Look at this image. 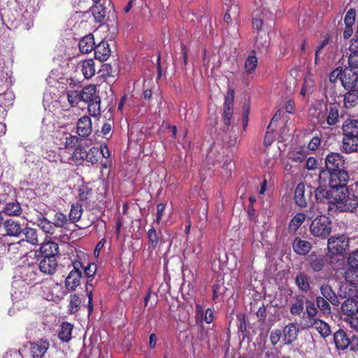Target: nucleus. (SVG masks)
Instances as JSON below:
<instances>
[{
    "label": "nucleus",
    "mask_w": 358,
    "mask_h": 358,
    "mask_svg": "<svg viewBox=\"0 0 358 358\" xmlns=\"http://www.w3.org/2000/svg\"><path fill=\"white\" fill-rule=\"evenodd\" d=\"M332 206L343 212H352L358 206V199L354 193H350L348 189L343 187L339 190L331 191Z\"/></svg>",
    "instance_id": "nucleus-1"
},
{
    "label": "nucleus",
    "mask_w": 358,
    "mask_h": 358,
    "mask_svg": "<svg viewBox=\"0 0 358 358\" xmlns=\"http://www.w3.org/2000/svg\"><path fill=\"white\" fill-rule=\"evenodd\" d=\"M318 180L321 185H328L331 188V191H334V189L339 190L343 187H346V185L349 180V175L345 169L332 171H320Z\"/></svg>",
    "instance_id": "nucleus-2"
},
{
    "label": "nucleus",
    "mask_w": 358,
    "mask_h": 358,
    "mask_svg": "<svg viewBox=\"0 0 358 358\" xmlns=\"http://www.w3.org/2000/svg\"><path fill=\"white\" fill-rule=\"evenodd\" d=\"M82 101L87 103V110L90 115L96 117L101 113V98L97 94L96 87L90 85L82 89Z\"/></svg>",
    "instance_id": "nucleus-3"
},
{
    "label": "nucleus",
    "mask_w": 358,
    "mask_h": 358,
    "mask_svg": "<svg viewBox=\"0 0 358 358\" xmlns=\"http://www.w3.org/2000/svg\"><path fill=\"white\" fill-rule=\"evenodd\" d=\"M327 248L331 257L343 255L349 249V238L344 234L331 236L328 239Z\"/></svg>",
    "instance_id": "nucleus-4"
},
{
    "label": "nucleus",
    "mask_w": 358,
    "mask_h": 358,
    "mask_svg": "<svg viewBox=\"0 0 358 358\" xmlns=\"http://www.w3.org/2000/svg\"><path fill=\"white\" fill-rule=\"evenodd\" d=\"M331 222L324 215L317 216L314 219L310 226L312 235L316 237L326 238L331 231Z\"/></svg>",
    "instance_id": "nucleus-5"
},
{
    "label": "nucleus",
    "mask_w": 358,
    "mask_h": 358,
    "mask_svg": "<svg viewBox=\"0 0 358 358\" xmlns=\"http://www.w3.org/2000/svg\"><path fill=\"white\" fill-rule=\"evenodd\" d=\"M73 268L70 271L65 280L66 288L70 291H74L80 283V278L82 277L81 268L83 264L79 261H74L73 262Z\"/></svg>",
    "instance_id": "nucleus-6"
},
{
    "label": "nucleus",
    "mask_w": 358,
    "mask_h": 358,
    "mask_svg": "<svg viewBox=\"0 0 358 358\" xmlns=\"http://www.w3.org/2000/svg\"><path fill=\"white\" fill-rule=\"evenodd\" d=\"M27 225L24 220L10 218L3 222V228L7 236L20 237L24 233Z\"/></svg>",
    "instance_id": "nucleus-7"
},
{
    "label": "nucleus",
    "mask_w": 358,
    "mask_h": 358,
    "mask_svg": "<svg viewBox=\"0 0 358 358\" xmlns=\"http://www.w3.org/2000/svg\"><path fill=\"white\" fill-rule=\"evenodd\" d=\"M345 160L343 157L336 152H331L327 155L325 158V169H322L320 171H332L344 170Z\"/></svg>",
    "instance_id": "nucleus-8"
},
{
    "label": "nucleus",
    "mask_w": 358,
    "mask_h": 358,
    "mask_svg": "<svg viewBox=\"0 0 358 358\" xmlns=\"http://www.w3.org/2000/svg\"><path fill=\"white\" fill-rule=\"evenodd\" d=\"M327 111V105L321 101H318L310 107L308 114L310 117L317 119V124H320L322 127H325Z\"/></svg>",
    "instance_id": "nucleus-9"
},
{
    "label": "nucleus",
    "mask_w": 358,
    "mask_h": 358,
    "mask_svg": "<svg viewBox=\"0 0 358 358\" xmlns=\"http://www.w3.org/2000/svg\"><path fill=\"white\" fill-rule=\"evenodd\" d=\"M341 84L345 90L356 89L358 74L351 69H345L341 76Z\"/></svg>",
    "instance_id": "nucleus-10"
},
{
    "label": "nucleus",
    "mask_w": 358,
    "mask_h": 358,
    "mask_svg": "<svg viewBox=\"0 0 358 358\" xmlns=\"http://www.w3.org/2000/svg\"><path fill=\"white\" fill-rule=\"evenodd\" d=\"M313 194L312 189L306 193L305 185L303 182L297 185L294 192V199L296 204L300 207H306L308 201L310 199Z\"/></svg>",
    "instance_id": "nucleus-11"
},
{
    "label": "nucleus",
    "mask_w": 358,
    "mask_h": 358,
    "mask_svg": "<svg viewBox=\"0 0 358 358\" xmlns=\"http://www.w3.org/2000/svg\"><path fill=\"white\" fill-rule=\"evenodd\" d=\"M234 90H228L227 95L225 96L223 112V122L224 124L227 126L230 124V120L234 113Z\"/></svg>",
    "instance_id": "nucleus-12"
},
{
    "label": "nucleus",
    "mask_w": 358,
    "mask_h": 358,
    "mask_svg": "<svg viewBox=\"0 0 358 358\" xmlns=\"http://www.w3.org/2000/svg\"><path fill=\"white\" fill-rule=\"evenodd\" d=\"M315 199L318 204L326 205L328 211L333 209L331 190L328 191L321 186L314 190Z\"/></svg>",
    "instance_id": "nucleus-13"
},
{
    "label": "nucleus",
    "mask_w": 358,
    "mask_h": 358,
    "mask_svg": "<svg viewBox=\"0 0 358 358\" xmlns=\"http://www.w3.org/2000/svg\"><path fill=\"white\" fill-rule=\"evenodd\" d=\"M49 342L40 339L30 343V355L33 358H42L49 348Z\"/></svg>",
    "instance_id": "nucleus-14"
},
{
    "label": "nucleus",
    "mask_w": 358,
    "mask_h": 358,
    "mask_svg": "<svg viewBox=\"0 0 358 358\" xmlns=\"http://www.w3.org/2000/svg\"><path fill=\"white\" fill-rule=\"evenodd\" d=\"M299 329L294 323H289L285 326L282 331V342L285 345H290L297 338Z\"/></svg>",
    "instance_id": "nucleus-15"
},
{
    "label": "nucleus",
    "mask_w": 358,
    "mask_h": 358,
    "mask_svg": "<svg viewBox=\"0 0 358 358\" xmlns=\"http://www.w3.org/2000/svg\"><path fill=\"white\" fill-rule=\"evenodd\" d=\"M57 257H42L39 262L40 271L47 275L53 274L57 268Z\"/></svg>",
    "instance_id": "nucleus-16"
},
{
    "label": "nucleus",
    "mask_w": 358,
    "mask_h": 358,
    "mask_svg": "<svg viewBox=\"0 0 358 358\" xmlns=\"http://www.w3.org/2000/svg\"><path fill=\"white\" fill-rule=\"evenodd\" d=\"M92 131V121L88 116L80 117L77 122V133L81 136L86 138L90 135Z\"/></svg>",
    "instance_id": "nucleus-17"
},
{
    "label": "nucleus",
    "mask_w": 358,
    "mask_h": 358,
    "mask_svg": "<svg viewBox=\"0 0 358 358\" xmlns=\"http://www.w3.org/2000/svg\"><path fill=\"white\" fill-rule=\"evenodd\" d=\"M34 212L36 213V220L37 222L38 226L45 233L52 234L56 228L53 224V222H52L46 219L43 213L38 212L36 209L34 210Z\"/></svg>",
    "instance_id": "nucleus-18"
},
{
    "label": "nucleus",
    "mask_w": 358,
    "mask_h": 358,
    "mask_svg": "<svg viewBox=\"0 0 358 358\" xmlns=\"http://www.w3.org/2000/svg\"><path fill=\"white\" fill-rule=\"evenodd\" d=\"M292 248L294 252L299 255H306L312 248V244L299 237H296L292 243Z\"/></svg>",
    "instance_id": "nucleus-19"
},
{
    "label": "nucleus",
    "mask_w": 358,
    "mask_h": 358,
    "mask_svg": "<svg viewBox=\"0 0 358 358\" xmlns=\"http://www.w3.org/2000/svg\"><path fill=\"white\" fill-rule=\"evenodd\" d=\"M39 252L41 257H57L59 253V245L52 241L43 243L41 245Z\"/></svg>",
    "instance_id": "nucleus-20"
},
{
    "label": "nucleus",
    "mask_w": 358,
    "mask_h": 358,
    "mask_svg": "<svg viewBox=\"0 0 358 358\" xmlns=\"http://www.w3.org/2000/svg\"><path fill=\"white\" fill-rule=\"evenodd\" d=\"M2 211L8 216L19 217L22 213V208L16 200L6 202L2 208Z\"/></svg>",
    "instance_id": "nucleus-21"
},
{
    "label": "nucleus",
    "mask_w": 358,
    "mask_h": 358,
    "mask_svg": "<svg viewBox=\"0 0 358 358\" xmlns=\"http://www.w3.org/2000/svg\"><path fill=\"white\" fill-rule=\"evenodd\" d=\"M94 57L99 61H106L110 57V49L107 41H101L94 46Z\"/></svg>",
    "instance_id": "nucleus-22"
},
{
    "label": "nucleus",
    "mask_w": 358,
    "mask_h": 358,
    "mask_svg": "<svg viewBox=\"0 0 358 358\" xmlns=\"http://www.w3.org/2000/svg\"><path fill=\"white\" fill-rule=\"evenodd\" d=\"M357 292V287L355 285L348 282H342L338 291V297L342 299H352Z\"/></svg>",
    "instance_id": "nucleus-23"
},
{
    "label": "nucleus",
    "mask_w": 358,
    "mask_h": 358,
    "mask_svg": "<svg viewBox=\"0 0 358 358\" xmlns=\"http://www.w3.org/2000/svg\"><path fill=\"white\" fill-rule=\"evenodd\" d=\"M343 133L345 136L358 137V121L347 119L343 124Z\"/></svg>",
    "instance_id": "nucleus-24"
},
{
    "label": "nucleus",
    "mask_w": 358,
    "mask_h": 358,
    "mask_svg": "<svg viewBox=\"0 0 358 358\" xmlns=\"http://www.w3.org/2000/svg\"><path fill=\"white\" fill-rule=\"evenodd\" d=\"M335 345L338 349L345 350L350 345H352L347 334L342 329L338 330L334 335Z\"/></svg>",
    "instance_id": "nucleus-25"
},
{
    "label": "nucleus",
    "mask_w": 358,
    "mask_h": 358,
    "mask_svg": "<svg viewBox=\"0 0 358 358\" xmlns=\"http://www.w3.org/2000/svg\"><path fill=\"white\" fill-rule=\"evenodd\" d=\"M320 292L322 297L328 300L333 306H338L340 301L338 300V294H336L333 289L327 284L322 285L320 287Z\"/></svg>",
    "instance_id": "nucleus-26"
},
{
    "label": "nucleus",
    "mask_w": 358,
    "mask_h": 358,
    "mask_svg": "<svg viewBox=\"0 0 358 358\" xmlns=\"http://www.w3.org/2000/svg\"><path fill=\"white\" fill-rule=\"evenodd\" d=\"M307 261L311 269L315 272H319L324 268V258L322 255H317L315 253H311L308 257Z\"/></svg>",
    "instance_id": "nucleus-27"
},
{
    "label": "nucleus",
    "mask_w": 358,
    "mask_h": 358,
    "mask_svg": "<svg viewBox=\"0 0 358 358\" xmlns=\"http://www.w3.org/2000/svg\"><path fill=\"white\" fill-rule=\"evenodd\" d=\"M339 109L340 106L338 104H331L327 111V116H326L325 124L329 126L335 125L339 119Z\"/></svg>",
    "instance_id": "nucleus-28"
},
{
    "label": "nucleus",
    "mask_w": 358,
    "mask_h": 358,
    "mask_svg": "<svg viewBox=\"0 0 358 358\" xmlns=\"http://www.w3.org/2000/svg\"><path fill=\"white\" fill-rule=\"evenodd\" d=\"M341 309L344 314L352 317L358 313V301L354 299H348L342 304Z\"/></svg>",
    "instance_id": "nucleus-29"
},
{
    "label": "nucleus",
    "mask_w": 358,
    "mask_h": 358,
    "mask_svg": "<svg viewBox=\"0 0 358 358\" xmlns=\"http://www.w3.org/2000/svg\"><path fill=\"white\" fill-rule=\"evenodd\" d=\"M89 157V155H87V152L86 151V150L80 146V145H78L73 154H72V156H71V158H70L69 160V163L70 164H81L83 163V162L85 160V157Z\"/></svg>",
    "instance_id": "nucleus-30"
},
{
    "label": "nucleus",
    "mask_w": 358,
    "mask_h": 358,
    "mask_svg": "<svg viewBox=\"0 0 358 358\" xmlns=\"http://www.w3.org/2000/svg\"><path fill=\"white\" fill-rule=\"evenodd\" d=\"M94 39L92 34L85 36L79 42V49L83 53L91 52L94 50Z\"/></svg>",
    "instance_id": "nucleus-31"
},
{
    "label": "nucleus",
    "mask_w": 358,
    "mask_h": 358,
    "mask_svg": "<svg viewBox=\"0 0 358 358\" xmlns=\"http://www.w3.org/2000/svg\"><path fill=\"white\" fill-rule=\"evenodd\" d=\"M343 150L346 153L358 150V137L345 136L343 140Z\"/></svg>",
    "instance_id": "nucleus-32"
},
{
    "label": "nucleus",
    "mask_w": 358,
    "mask_h": 358,
    "mask_svg": "<svg viewBox=\"0 0 358 358\" xmlns=\"http://www.w3.org/2000/svg\"><path fill=\"white\" fill-rule=\"evenodd\" d=\"M344 106L346 108L355 107L358 103V90H349L344 95Z\"/></svg>",
    "instance_id": "nucleus-33"
},
{
    "label": "nucleus",
    "mask_w": 358,
    "mask_h": 358,
    "mask_svg": "<svg viewBox=\"0 0 358 358\" xmlns=\"http://www.w3.org/2000/svg\"><path fill=\"white\" fill-rule=\"evenodd\" d=\"M91 11L96 22L101 24L105 22L106 10V8L102 4L96 3V4L91 8Z\"/></svg>",
    "instance_id": "nucleus-34"
},
{
    "label": "nucleus",
    "mask_w": 358,
    "mask_h": 358,
    "mask_svg": "<svg viewBox=\"0 0 358 358\" xmlns=\"http://www.w3.org/2000/svg\"><path fill=\"white\" fill-rule=\"evenodd\" d=\"M80 69L84 77L87 79L92 78L95 74L94 62L92 59L82 62Z\"/></svg>",
    "instance_id": "nucleus-35"
},
{
    "label": "nucleus",
    "mask_w": 358,
    "mask_h": 358,
    "mask_svg": "<svg viewBox=\"0 0 358 358\" xmlns=\"http://www.w3.org/2000/svg\"><path fill=\"white\" fill-rule=\"evenodd\" d=\"M347 55L349 68L351 69H358V47L351 45Z\"/></svg>",
    "instance_id": "nucleus-36"
},
{
    "label": "nucleus",
    "mask_w": 358,
    "mask_h": 358,
    "mask_svg": "<svg viewBox=\"0 0 358 358\" xmlns=\"http://www.w3.org/2000/svg\"><path fill=\"white\" fill-rule=\"evenodd\" d=\"M305 297L302 295L297 296L290 307V313L293 315H299L303 310Z\"/></svg>",
    "instance_id": "nucleus-37"
},
{
    "label": "nucleus",
    "mask_w": 358,
    "mask_h": 358,
    "mask_svg": "<svg viewBox=\"0 0 358 358\" xmlns=\"http://www.w3.org/2000/svg\"><path fill=\"white\" fill-rule=\"evenodd\" d=\"M257 58L252 51V55H249L245 62V73L248 75L253 74L257 67Z\"/></svg>",
    "instance_id": "nucleus-38"
},
{
    "label": "nucleus",
    "mask_w": 358,
    "mask_h": 358,
    "mask_svg": "<svg viewBox=\"0 0 358 358\" xmlns=\"http://www.w3.org/2000/svg\"><path fill=\"white\" fill-rule=\"evenodd\" d=\"M73 325L68 322H63L61 324V329L59 331L58 336L59 339L64 342H68L71 338Z\"/></svg>",
    "instance_id": "nucleus-39"
},
{
    "label": "nucleus",
    "mask_w": 358,
    "mask_h": 358,
    "mask_svg": "<svg viewBox=\"0 0 358 358\" xmlns=\"http://www.w3.org/2000/svg\"><path fill=\"white\" fill-rule=\"evenodd\" d=\"M239 14V8L238 3H234L227 8V13L224 15V20L227 23H229L233 20H236Z\"/></svg>",
    "instance_id": "nucleus-40"
},
{
    "label": "nucleus",
    "mask_w": 358,
    "mask_h": 358,
    "mask_svg": "<svg viewBox=\"0 0 358 358\" xmlns=\"http://www.w3.org/2000/svg\"><path fill=\"white\" fill-rule=\"evenodd\" d=\"M306 215L302 213H297L290 221L289 230L292 232H296L306 220Z\"/></svg>",
    "instance_id": "nucleus-41"
},
{
    "label": "nucleus",
    "mask_w": 358,
    "mask_h": 358,
    "mask_svg": "<svg viewBox=\"0 0 358 358\" xmlns=\"http://www.w3.org/2000/svg\"><path fill=\"white\" fill-rule=\"evenodd\" d=\"M313 325L315 326L316 329L323 337L329 336L331 333L329 326L326 322L321 320L315 321L314 323L311 322L310 324H306L305 327H310Z\"/></svg>",
    "instance_id": "nucleus-42"
},
{
    "label": "nucleus",
    "mask_w": 358,
    "mask_h": 358,
    "mask_svg": "<svg viewBox=\"0 0 358 358\" xmlns=\"http://www.w3.org/2000/svg\"><path fill=\"white\" fill-rule=\"evenodd\" d=\"M295 282L298 287L303 292H307L310 289V283L308 277L304 273H299L297 274Z\"/></svg>",
    "instance_id": "nucleus-43"
},
{
    "label": "nucleus",
    "mask_w": 358,
    "mask_h": 358,
    "mask_svg": "<svg viewBox=\"0 0 358 358\" xmlns=\"http://www.w3.org/2000/svg\"><path fill=\"white\" fill-rule=\"evenodd\" d=\"M344 278L348 282L358 284V267L350 266L344 273Z\"/></svg>",
    "instance_id": "nucleus-44"
},
{
    "label": "nucleus",
    "mask_w": 358,
    "mask_h": 358,
    "mask_svg": "<svg viewBox=\"0 0 358 358\" xmlns=\"http://www.w3.org/2000/svg\"><path fill=\"white\" fill-rule=\"evenodd\" d=\"M148 238L149 243L148 250L152 252L154 250L156 249L159 243V238L154 227L148 231Z\"/></svg>",
    "instance_id": "nucleus-45"
},
{
    "label": "nucleus",
    "mask_w": 358,
    "mask_h": 358,
    "mask_svg": "<svg viewBox=\"0 0 358 358\" xmlns=\"http://www.w3.org/2000/svg\"><path fill=\"white\" fill-rule=\"evenodd\" d=\"M83 208L82 206L78 203H75L71 206V208L69 213V220L72 222H78L82 215Z\"/></svg>",
    "instance_id": "nucleus-46"
},
{
    "label": "nucleus",
    "mask_w": 358,
    "mask_h": 358,
    "mask_svg": "<svg viewBox=\"0 0 358 358\" xmlns=\"http://www.w3.org/2000/svg\"><path fill=\"white\" fill-rule=\"evenodd\" d=\"M317 308L320 310L324 314H330L331 312L329 301L324 297L317 296L315 299Z\"/></svg>",
    "instance_id": "nucleus-47"
},
{
    "label": "nucleus",
    "mask_w": 358,
    "mask_h": 358,
    "mask_svg": "<svg viewBox=\"0 0 358 358\" xmlns=\"http://www.w3.org/2000/svg\"><path fill=\"white\" fill-rule=\"evenodd\" d=\"M26 240L28 243L32 245H37L38 243L37 231L33 228L26 227L24 233Z\"/></svg>",
    "instance_id": "nucleus-48"
},
{
    "label": "nucleus",
    "mask_w": 358,
    "mask_h": 358,
    "mask_svg": "<svg viewBox=\"0 0 358 358\" xmlns=\"http://www.w3.org/2000/svg\"><path fill=\"white\" fill-rule=\"evenodd\" d=\"M304 305H306V312L303 313V317L304 318L305 315H307L308 317L313 319L317 313L315 303L309 300H306Z\"/></svg>",
    "instance_id": "nucleus-49"
},
{
    "label": "nucleus",
    "mask_w": 358,
    "mask_h": 358,
    "mask_svg": "<svg viewBox=\"0 0 358 358\" xmlns=\"http://www.w3.org/2000/svg\"><path fill=\"white\" fill-rule=\"evenodd\" d=\"M67 99L69 103L72 106H76L81 99V92L78 90H70L67 92Z\"/></svg>",
    "instance_id": "nucleus-50"
},
{
    "label": "nucleus",
    "mask_w": 358,
    "mask_h": 358,
    "mask_svg": "<svg viewBox=\"0 0 358 358\" xmlns=\"http://www.w3.org/2000/svg\"><path fill=\"white\" fill-rule=\"evenodd\" d=\"M68 222L69 219L64 213L59 212L55 215L53 224L55 227H66Z\"/></svg>",
    "instance_id": "nucleus-51"
},
{
    "label": "nucleus",
    "mask_w": 358,
    "mask_h": 358,
    "mask_svg": "<svg viewBox=\"0 0 358 358\" xmlns=\"http://www.w3.org/2000/svg\"><path fill=\"white\" fill-rule=\"evenodd\" d=\"M79 141V138L76 136L69 135L65 138L64 146L66 148H76Z\"/></svg>",
    "instance_id": "nucleus-52"
},
{
    "label": "nucleus",
    "mask_w": 358,
    "mask_h": 358,
    "mask_svg": "<svg viewBox=\"0 0 358 358\" xmlns=\"http://www.w3.org/2000/svg\"><path fill=\"white\" fill-rule=\"evenodd\" d=\"M225 287L223 285L216 284L213 287V299L214 301H217L219 297L221 296L225 292Z\"/></svg>",
    "instance_id": "nucleus-53"
},
{
    "label": "nucleus",
    "mask_w": 358,
    "mask_h": 358,
    "mask_svg": "<svg viewBox=\"0 0 358 358\" xmlns=\"http://www.w3.org/2000/svg\"><path fill=\"white\" fill-rule=\"evenodd\" d=\"M80 303V299L76 294L71 295L69 311L71 313H76L78 309Z\"/></svg>",
    "instance_id": "nucleus-54"
},
{
    "label": "nucleus",
    "mask_w": 358,
    "mask_h": 358,
    "mask_svg": "<svg viewBox=\"0 0 358 358\" xmlns=\"http://www.w3.org/2000/svg\"><path fill=\"white\" fill-rule=\"evenodd\" d=\"M356 13L355 10L350 9L348 13H346L345 18H344V22L346 26H352L355 23Z\"/></svg>",
    "instance_id": "nucleus-55"
},
{
    "label": "nucleus",
    "mask_w": 358,
    "mask_h": 358,
    "mask_svg": "<svg viewBox=\"0 0 358 358\" xmlns=\"http://www.w3.org/2000/svg\"><path fill=\"white\" fill-rule=\"evenodd\" d=\"M315 81L310 76H307L304 78L303 86L304 88L307 89L308 92L313 93L314 91Z\"/></svg>",
    "instance_id": "nucleus-56"
},
{
    "label": "nucleus",
    "mask_w": 358,
    "mask_h": 358,
    "mask_svg": "<svg viewBox=\"0 0 358 358\" xmlns=\"http://www.w3.org/2000/svg\"><path fill=\"white\" fill-rule=\"evenodd\" d=\"M282 338V334L281 331L278 329L273 330L270 334V341L273 345H275Z\"/></svg>",
    "instance_id": "nucleus-57"
},
{
    "label": "nucleus",
    "mask_w": 358,
    "mask_h": 358,
    "mask_svg": "<svg viewBox=\"0 0 358 358\" xmlns=\"http://www.w3.org/2000/svg\"><path fill=\"white\" fill-rule=\"evenodd\" d=\"M96 265L94 263L88 264L87 266L84 267V274L87 278H91L96 272Z\"/></svg>",
    "instance_id": "nucleus-58"
},
{
    "label": "nucleus",
    "mask_w": 358,
    "mask_h": 358,
    "mask_svg": "<svg viewBox=\"0 0 358 358\" xmlns=\"http://www.w3.org/2000/svg\"><path fill=\"white\" fill-rule=\"evenodd\" d=\"M348 263L350 266L358 267V250L349 255Z\"/></svg>",
    "instance_id": "nucleus-59"
},
{
    "label": "nucleus",
    "mask_w": 358,
    "mask_h": 358,
    "mask_svg": "<svg viewBox=\"0 0 358 358\" xmlns=\"http://www.w3.org/2000/svg\"><path fill=\"white\" fill-rule=\"evenodd\" d=\"M250 113V106L248 104H245L243 107V117L242 122L244 129H245L248 123V115Z\"/></svg>",
    "instance_id": "nucleus-60"
},
{
    "label": "nucleus",
    "mask_w": 358,
    "mask_h": 358,
    "mask_svg": "<svg viewBox=\"0 0 358 358\" xmlns=\"http://www.w3.org/2000/svg\"><path fill=\"white\" fill-rule=\"evenodd\" d=\"M343 70L342 69H339L338 68L336 69L334 71H333L330 75H329V80L331 83H334L336 81V80L340 78L342 74Z\"/></svg>",
    "instance_id": "nucleus-61"
},
{
    "label": "nucleus",
    "mask_w": 358,
    "mask_h": 358,
    "mask_svg": "<svg viewBox=\"0 0 358 358\" xmlns=\"http://www.w3.org/2000/svg\"><path fill=\"white\" fill-rule=\"evenodd\" d=\"M26 288H24L23 290L20 291V292L15 291L13 294H12V298L13 301H19L22 298H25L27 295Z\"/></svg>",
    "instance_id": "nucleus-62"
},
{
    "label": "nucleus",
    "mask_w": 358,
    "mask_h": 358,
    "mask_svg": "<svg viewBox=\"0 0 358 358\" xmlns=\"http://www.w3.org/2000/svg\"><path fill=\"white\" fill-rule=\"evenodd\" d=\"M320 144V138L318 137H313L308 143V149L310 150H315Z\"/></svg>",
    "instance_id": "nucleus-63"
},
{
    "label": "nucleus",
    "mask_w": 358,
    "mask_h": 358,
    "mask_svg": "<svg viewBox=\"0 0 358 358\" xmlns=\"http://www.w3.org/2000/svg\"><path fill=\"white\" fill-rule=\"evenodd\" d=\"M348 324L350 327L355 331H358V317H350L346 320Z\"/></svg>",
    "instance_id": "nucleus-64"
}]
</instances>
